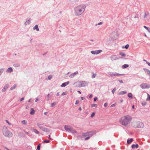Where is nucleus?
<instances>
[{"label":"nucleus","instance_id":"f257e3e1","mask_svg":"<svg viewBox=\"0 0 150 150\" xmlns=\"http://www.w3.org/2000/svg\"><path fill=\"white\" fill-rule=\"evenodd\" d=\"M86 6L84 4H81L74 8V14L76 16H79L84 11Z\"/></svg>","mask_w":150,"mask_h":150},{"label":"nucleus","instance_id":"f03ea898","mask_svg":"<svg viewBox=\"0 0 150 150\" xmlns=\"http://www.w3.org/2000/svg\"><path fill=\"white\" fill-rule=\"evenodd\" d=\"M132 119V117L131 116L127 115L121 118L120 120V122L122 125L126 126L130 122Z\"/></svg>","mask_w":150,"mask_h":150},{"label":"nucleus","instance_id":"7ed1b4c3","mask_svg":"<svg viewBox=\"0 0 150 150\" xmlns=\"http://www.w3.org/2000/svg\"><path fill=\"white\" fill-rule=\"evenodd\" d=\"M3 133L4 135L7 137H12V133L9 131L6 127L4 126L3 129Z\"/></svg>","mask_w":150,"mask_h":150},{"label":"nucleus","instance_id":"20e7f679","mask_svg":"<svg viewBox=\"0 0 150 150\" xmlns=\"http://www.w3.org/2000/svg\"><path fill=\"white\" fill-rule=\"evenodd\" d=\"M75 83L77 85V87H81L87 86L88 84V82L85 81H78Z\"/></svg>","mask_w":150,"mask_h":150},{"label":"nucleus","instance_id":"39448f33","mask_svg":"<svg viewBox=\"0 0 150 150\" xmlns=\"http://www.w3.org/2000/svg\"><path fill=\"white\" fill-rule=\"evenodd\" d=\"M64 128L66 131L68 132L73 134L77 133L76 131L71 126L69 125H65Z\"/></svg>","mask_w":150,"mask_h":150},{"label":"nucleus","instance_id":"423d86ee","mask_svg":"<svg viewBox=\"0 0 150 150\" xmlns=\"http://www.w3.org/2000/svg\"><path fill=\"white\" fill-rule=\"evenodd\" d=\"M133 127L135 128H143L144 125L142 122L137 121L134 122Z\"/></svg>","mask_w":150,"mask_h":150},{"label":"nucleus","instance_id":"0eeeda50","mask_svg":"<svg viewBox=\"0 0 150 150\" xmlns=\"http://www.w3.org/2000/svg\"><path fill=\"white\" fill-rule=\"evenodd\" d=\"M37 126L39 128L44 132H49L50 131L49 129L48 128H45L44 127V125L41 123H37Z\"/></svg>","mask_w":150,"mask_h":150},{"label":"nucleus","instance_id":"6e6552de","mask_svg":"<svg viewBox=\"0 0 150 150\" xmlns=\"http://www.w3.org/2000/svg\"><path fill=\"white\" fill-rule=\"evenodd\" d=\"M107 75L108 76L113 77L114 76H117L119 75H123V74H120L117 73L112 72H108L107 73Z\"/></svg>","mask_w":150,"mask_h":150},{"label":"nucleus","instance_id":"1a4fd4ad","mask_svg":"<svg viewBox=\"0 0 150 150\" xmlns=\"http://www.w3.org/2000/svg\"><path fill=\"white\" fill-rule=\"evenodd\" d=\"M94 134V133L93 132L89 131L86 133H83L82 134V135L84 137H88L89 136H92Z\"/></svg>","mask_w":150,"mask_h":150},{"label":"nucleus","instance_id":"9d476101","mask_svg":"<svg viewBox=\"0 0 150 150\" xmlns=\"http://www.w3.org/2000/svg\"><path fill=\"white\" fill-rule=\"evenodd\" d=\"M102 51V50H99L95 51L93 50L91 51V52L93 54H97L101 52Z\"/></svg>","mask_w":150,"mask_h":150},{"label":"nucleus","instance_id":"9b49d317","mask_svg":"<svg viewBox=\"0 0 150 150\" xmlns=\"http://www.w3.org/2000/svg\"><path fill=\"white\" fill-rule=\"evenodd\" d=\"M140 87L143 89L147 88H149L150 86H147V84L146 83H142L140 85Z\"/></svg>","mask_w":150,"mask_h":150},{"label":"nucleus","instance_id":"f8f14e48","mask_svg":"<svg viewBox=\"0 0 150 150\" xmlns=\"http://www.w3.org/2000/svg\"><path fill=\"white\" fill-rule=\"evenodd\" d=\"M120 58L118 57L116 55H111L110 56V59L112 61H114Z\"/></svg>","mask_w":150,"mask_h":150},{"label":"nucleus","instance_id":"ddd939ff","mask_svg":"<svg viewBox=\"0 0 150 150\" xmlns=\"http://www.w3.org/2000/svg\"><path fill=\"white\" fill-rule=\"evenodd\" d=\"M78 74V72L77 71H76L75 72L71 74L69 76V77L70 78H72L74 77V76L75 75H77V74Z\"/></svg>","mask_w":150,"mask_h":150},{"label":"nucleus","instance_id":"4468645a","mask_svg":"<svg viewBox=\"0 0 150 150\" xmlns=\"http://www.w3.org/2000/svg\"><path fill=\"white\" fill-rule=\"evenodd\" d=\"M9 86V85L8 84H6L3 88L2 90V91L3 92H4L8 88Z\"/></svg>","mask_w":150,"mask_h":150},{"label":"nucleus","instance_id":"2eb2a0df","mask_svg":"<svg viewBox=\"0 0 150 150\" xmlns=\"http://www.w3.org/2000/svg\"><path fill=\"white\" fill-rule=\"evenodd\" d=\"M69 83V81H67V82L64 83L61 85V86L62 87H64L68 84Z\"/></svg>","mask_w":150,"mask_h":150},{"label":"nucleus","instance_id":"dca6fc26","mask_svg":"<svg viewBox=\"0 0 150 150\" xmlns=\"http://www.w3.org/2000/svg\"><path fill=\"white\" fill-rule=\"evenodd\" d=\"M13 71V69L12 68L10 67L8 68V69L6 70V72L7 73H11Z\"/></svg>","mask_w":150,"mask_h":150},{"label":"nucleus","instance_id":"f3484780","mask_svg":"<svg viewBox=\"0 0 150 150\" xmlns=\"http://www.w3.org/2000/svg\"><path fill=\"white\" fill-rule=\"evenodd\" d=\"M31 20V18H29V20L28 21H26V22L25 23V25H29L30 24V21Z\"/></svg>","mask_w":150,"mask_h":150},{"label":"nucleus","instance_id":"a211bd4d","mask_svg":"<svg viewBox=\"0 0 150 150\" xmlns=\"http://www.w3.org/2000/svg\"><path fill=\"white\" fill-rule=\"evenodd\" d=\"M131 147L132 149L135 148H137L139 147V145L137 144H133L132 145Z\"/></svg>","mask_w":150,"mask_h":150},{"label":"nucleus","instance_id":"6ab92c4d","mask_svg":"<svg viewBox=\"0 0 150 150\" xmlns=\"http://www.w3.org/2000/svg\"><path fill=\"white\" fill-rule=\"evenodd\" d=\"M133 141V139L131 138L130 139H128L127 141V143L128 144H130Z\"/></svg>","mask_w":150,"mask_h":150},{"label":"nucleus","instance_id":"aec40b11","mask_svg":"<svg viewBox=\"0 0 150 150\" xmlns=\"http://www.w3.org/2000/svg\"><path fill=\"white\" fill-rule=\"evenodd\" d=\"M143 69L144 71H145L147 73V74H148L149 75H150V71L149 69H146L145 68H143Z\"/></svg>","mask_w":150,"mask_h":150},{"label":"nucleus","instance_id":"412c9836","mask_svg":"<svg viewBox=\"0 0 150 150\" xmlns=\"http://www.w3.org/2000/svg\"><path fill=\"white\" fill-rule=\"evenodd\" d=\"M35 111L34 110L33 108H32L31 109V111L30 112V114L31 115H33L35 114Z\"/></svg>","mask_w":150,"mask_h":150},{"label":"nucleus","instance_id":"4be33fe9","mask_svg":"<svg viewBox=\"0 0 150 150\" xmlns=\"http://www.w3.org/2000/svg\"><path fill=\"white\" fill-rule=\"evenodd\" d=\"M34 30H36L37 31H38L39 30V29L38 28V25H36L33 28Z\"/></svg>","mask_w":150,"mask_h":150},{"label":"nucleus","instance_id":"5701e85b","mask_svg":"<svg viewBox=\"0 0 150 150\" xmlns=\"http://www.w3.org/2000/svg\"><path fill=\"white\" fill-rule=\"evenodd\" d=\"M134 18H136L135 21L137 22H138L139 21V16L138 14H136L134 17Z\"/></svg>","mask_w":150,"mask_h":150},{"label":"nucleus","instance_id":"b1692460","mask_svg":"<svg viewBox=\"0 0 150 150\" xmlns=\"http://www.w3.org/2000/svg\"><path fill=\"white\" fill-rule=\"evenodd\" d=\"M149 15V13L147 12H145L144 13V18H147V16Z\"/></svg>","mask_w":150,"mask_h":150},{"label":"nucleus","instance_id":"393cba45","mask_svg":"<svg viewBox=\"0 0 150 150\" xmlns=\"http://www.w3.org/2000/svg\"><path fill=\"white\" fill-rule=\"evenodd\" d=\"M127 92L126 91H120L119 93V95H124L126 94Z\"/></svg>","mask_w":150,"mask_h":150},{"label":"nucleus","instance_id":"a878e982","mask_svg":"<svg viewBox=\"0 0 150 150\" xmlns=\"http://www.w3.org/2000/svg\"><path fill=\"white\" fill-rule=\"evenodd\" d=\"M119 54L121 55V56L122 57H125L126 56L124 52H120Z\"/></svg>","mask_w":150,"mask_h":150},{"label":"nucleus","instance_id":"bb28decb","mask_svg":"<svg viewBox=\"0 0 150 150\" xmlns=\"http://www.w3.org/2000/svg\"><path fill=\"white\" fill-rule=\"evenodd\" d=\"M32 131L34 132L35 133L37 134H39V132L37 130L33 129H32Z\"/></svg>","mask_w":150,"mask_h":150},{"label":"nucleus","instance_id":"cd10ccee","mask_svg":"<svg viewBox=\"0 0 150 150\" xmlns=\"http://www.w3.org/2000/svg\"><path fill=\"white\" fill-rule=\"evenodd\" d=\"M5 70V69L4 68H1L0 69V76L2 74L3 72Z\"/></svg>","mask_w":150,"mask_h":150},{"label":"nucleus","instance_id":"c85d7f7f","mask_svg":"<svg viewBox=\"0 0 150 150\" xmlns=\"http://www.w3.org/2000/svg\"><path fill=\"white\" fill-rule=\"evenodd\" d=\"M128 96L131 99L132 98V95L131 93H128Z\"/></svg>","mask_w":150,"mask_h":150},{"label":"nucleus","instance_id":"c756f323","mask_svg":"<svg viewBox=\"0 0 150 150\" xmlns=\"http://www.w3.org/2000/svg\"><path fill=\"white\" fill-rule=\"evenodd\" d=\"M129 67V65L128 64H125L124 65H123L122 66V68L123 69H125V68L128 67Z\"/></svg>","mask_w":150,"mask_h":150},{"label":"nucleus","instance_id":"7c9ffc66","mask_svg":"<svg viewBox=\"0 0 150 150\" xmlns=\"http://www.w3.org/2000/svg\"><path fill=\"white\" fill-rule=\"evenodd\" d=\"M16 84H14L13 86H12V87H11V88H10V90H13V89H15V88H16Z\"/></svg>","mask_w":150,"mask_h":150},{"label":"nucleus","instance_id":"2f4dec72","mask_svg":"<svg viewBox=\"0 0 150 150\" xmlns=\"http://www.w3.org/2000/svg\"><path fill=\"white\" fill-rule=\"evenodd\" d=\"M20 64H13V66L15 67H19Z\"/></svg>","mask_w":150,"mask_h":150},{"label":"nucleus","instance_id":"473e14b6","mask_svg":"<svg viewBox=\"0 0 150 150\" xmlns=\"http://www.w3.org/2000/svg\"><path fill=\"white\" fill-rule=\"evenodd\" d=\"M50 94H48L47 96V98H46V100L47 101H49L50 100Z\"/></svg>","mask_w":150,"mask_h":150},{"label":"nucleus","instance_id":"72a5a7b5","mask_svg":"<svg viewBox=\"0 0 150 150\" xmlns=\"http://www.w3.org/2000/svg\"><path fill=\"white\" fill-rule=\"evenodd\" d=\"M147 98L146 99L147 101H149L150 100V96L148 93H147Z\"/></svg>","mask_w":150,"mask_h":150},{"label":"nucleus","instance_id":"f704fd0d","mask_svg":"<svg viewBox=\"0 0 150 150\" xmlns=\"http://www.w3.org/2000/svg\"><path fill=\"white\" fill-rule=\"evenodd\" d=\"M144 27L147 30H148V32H149V30H150V28H149L147 27H146L145 26H144Z\"/></svg>","mask_w":150,"mask_h":150},{"label":"nucleus","instance_id":"c9c22d12","mask_svg":"<svg viewBox=\"0 0 150 150\" xmlns=\"http://www.w3.org/2000/svg\"><path fill=\"white\" fill-rule=\"evenodd\" d=\"M41 144H39L38 145L37 147V150H40V146Z\"/></svg>","mask_w":150,"mask_h":150},{"label":"nucleus","instance_id":"e433bc0d","mask_svg":"<svg viewBox=\"0 0 150 150\" xmlns=\"http://www.w3.org/2000/svg\"><path fill=\"white\" fill-rule=\"evenodd\" d=\"M50 142V141L48 140H46L44 141L43 142H44V143H48Z\"/></svg>","mask_w":150,"mask_h":150},{"label":"nucleus","instance_id":"4c0bfd02","mask_svg":"<svg viewBox=\"0 0 150 150\" xmlns=\"http://www.w3.org/2000/svg\"><path fill=\"white\" fill-rule=\"evenodd\" d=\"M97 105L96 104H93L91 105V107H97Z\"/></svg>","mask_w":150,"mask_h":150},{"label":"nucleus","instance_id":"58836bf2","mask_svg":"<svg viewBox=\"0 0 150 150\" xmlns=\"http://www.w3.org/2000/svg\"><path fill=\"white\" fill-rule=\"evenodd\" d=\"M22 123L23 124L26 125L27 123V122L26 121L23 120L22 121Z\"/></svg>","mask_w":150,"mask_h":150},{"label":"nucleus","instance_id":"ea45409f","mask_svg":"<svg viewBox=\"0 0 150 150\" xmlns=\"http://www.w3.org/2000/svg\"><path fill=\"white\" fill-rule=\"evenodd\" d=\"M142 105L143 106H145L146 105V102L145 101L143 102L142 103Z\"/></svg>","mask_w":150,"mask_h":150},{"label":"nucleus","instance_id":"a19ab883","mask_svg":"<svg viewBox=\"0 0 150 150\" xmlns=\"http://www.w3.org/2000/svg\"><path fill=\"white\" fill-rule=\"evenodd\" d=\"M116 90V88H115L112 91V93L114 94V93L115 92V91Z\"/></svg>","mask_w":150,"mask_h":150},{"label":"nucleus","instance_id":"79ce46f5","mask_svg":"<svg viewBox=\"0 0 150 150\" xmlns=\"http://www.w3.org/2000/svg\"><path fill=\"white\" fill-rule=\"evenodd\" d=\"M52 75H49L48 77V79L49 80H50L52 78Z\"/></svg>","mask_w":150,"mask_h":150},{"label":"nucleus","instance_id":"37998d69","mask_svg":"<svg viewBox=\"0 0 150 150\" xmlns=\"http://www.w3.org/2000/svg\"><path fill=\"white\" fill-rule=\"evenodd\" d=\"M96 74H93L92 76H91V78H94L96 76Z\"/></svg>","mask_w":150,"mask_h":150},{"label":"nucleus","instance_id":"c03bdc74","mask_svg":"<svg viewBox=\"0 0 150 150\" xmlns=\"http://www.w3.org/2000/svg\"><path fill=\"white\" fill-rule=\"evenodd\" d=\"M95 115V112H93L92 114H91V117H93Z\"/></svg>","mask_w":150,"mask_h":150},{"label":"nucleus","instance_id":"a18cd8bd","mask_svg":"<svg viewBox=\"0 0 150 150\" xmlns=\"http://www.w3.org/2000/svg\"><path fill=\"white\" fill-rule=\"evenodd\" d=\"M129 45L128 44H127L126 45H125L124 48L126 49H127L129 48Z\"/></svg>","mask_w":150,"mask_h":150},{"label":"nucleus","instance_id":"49530a36","mask_svg":"<svg viewBox=\"0 0 150 150\" xmlns=\"http://www.w3.org/2000/svg\"><path fill=\"white\" fill-rule=\"evenodd\" d=\"M91 136H89L85 138V140H86L90 138V137H91Z\"/></svg>","mask_w":150,"mask_h":150},{"label":"nucleus","instance_id":"de8ad7c7","mask_svg":"<svg viewBox=\"0 0 150 150\" xmlns=\"http://www.w3.org/2000/svg\"><path fill=\"white\" fill-rule=\"evenodd\" d=\"M55 103H51V107H52L54 106L55 105Z\"/></svg>","mask_w":150,"mask_h":150},{"label":"nucleus","instance_id":"09e8293b","mask_svg":"<svg viewBox=\"0 0 150 150\" xmlns=\"http://www.w3.org/2000/svg\"><path fill=\"white\" fill-rule=\"evenodd\" d=\"M116 33V32H113V33H112L111 34V37H112V36L113 35H115Z\"/></svg>","mask_w":150,"mask_h":150},{"label":"nucleus","instance_id":"8fccbe9b","mask_svg":"<svg viewBox=\"0 0 150 150\" xmlns=\"http://www.w3.org/2000/svg\"><path fill=\"white\" fill-rule=\"evenodd\" d=\"M24 97H23V98H21L20 99V102L23 101V100H24Z\"/></svg>","mask_w":150,"mask_h":150},{"label":"nucleus","instance_id":"3c124183","mask_svg":"<svg viewBox=\"0 0 150 150\" xmlns=\"http://www.w3.org/2000/svg\"><path fill=\"white\" fill-rule=\"evenodd\" d=\"M102 24H103L102 22H100L98 24V25H102ZM97 25V24H96V25Z\"/></svg>","mask_w":150,"mask_h":150},{"label":"nucleus","instance_id":"603ef678","mask_svg":"<svg viewBox=\"0 0 150 150\" xmlns=\"http://www.w3.org/2000/svg\"><path fill=\"white\" fill-rule=\"evenodd\" d=\"M79 103V101L78 100H76V103H75V104L76 105H77V104H78Z\"/></svg>","mask_w":150,"mask_h":150},{"label":"nucleus","instance_id":"864d4df0","mask_svg":"<svg viewBox=\"0 0 150 150\" xmlns=\"http://www.w3.org/2000/svg\"><path fill=\"white\" fill-rule=\"evenodd\" d=\"M98 99V98L97 97H95L94 98V101H96L97 99Z\"/></svg>","mask_w":150,"mask_h":150},{"label":"nucleus","instance_id":"5fc2aeb1","mask_svg":"<svg viewBox=\"0 0 150 150\" xmlns=\"http://www.w3.org/2000/svg\"><path fill=\"white\" fill-rule=\"evenodd\" d=\"M66 95V93L65 92H64L62 93V95L64 96Z\"/></svg>","mask_w":150,"mask_h":150},{"label":"nucleus","instance_id":"6e6d98bb","mask_svg":"<svg viewBox=\"0 0 150 150\" xmlns=\"http://www.w3.org/2000/svg\"><path fill=\"white\" fill-rule=\"evenodd\" d=\"M108 105V103H105L104 104V106H105V107H106V106H107Z\"/></svg>","mask_w":150,"mask_h":150},{"label":"nucleus","instance_id":"4d7b16f0","mask_svg":"<svg viewBox=\"0 0 150 150\" xmlns=\"http://www.w3.org/2000/svg\"><path fill=\"white\" fill-rule=\"evenodd\" d=\"M118 81L121 83H123V81L122 80H118Z\"/></svg>","mask_w":150,"mask_h":150},{"label":"nucleus","instance_id":"13d9d810","mask_svg":"<svg viewBox=\"0 0 150 150\" xmlns=\"http://www.w3.org/2000/svg\"><path fill=\"white\" fill-rule=\"evenodd\" d=\"M146 64H147L149 66H150V63H149L148 62H146Z\"/></svg>","mask_w":150,"mask_h":150},{"label":"nucleus","instance_id":"bf43d9fd","mask_svg":"<svg viewBox=\"0 0 150 150\" xmlns=\"http://www.w3.org/2000/svg\"><path fill=\"white\" fill-rule=\"evenodd\" d=\"M123 99H121L120 100V102L121 103H122L123 102Z\"/></svg>","mask_w":150,"mask_h":150},{"label":"nucleus","instance_id":"052dcab7","mask_svg":"<svg viewBox=\"0 0 150 150\" xmlns=\"http://www.w3.org/2000/svg\"><path fill=\"white\" fill-rule=\"evenodd\" d=\"M92 94H91L90 95V96H89V98H92Z\"/></svg>","mask_w":150,"mask_h":150},{"label":"nucleus","instance_id":"680f3d73","mask_svg":"<svg viewBox=\"0 0 150 150\" xmlns=\"http://www.w3.org/2000/svg\"><path fill=\"white\" fill-rule=\"evenodd\" d=\"M48 138H49V139H52H52H51V138L50 137V135H49L48 137Z\"/></svg>","mask_w":150,"mask_h":150},{"label":"nucleus","instance_id":"e2e57ef3","mask_svg":"<svg viewBox=\"0 0 150 150\" xmlns=\"http://www.w3.org/2000/svg\"><path fill=\"white\" fill-rule=\"evenodd\" d=\"M81 100H84L85 99V98L84 97H81Z\"/></svg>","mask_w":150,"mask_h":150},{"label":"nucleus","instance_id":"0e129e2a","mask_svg":"<svg viewBox=\"0 0 150 150\" xmlns=\"http://www.w3.org/2000/svg\"><path fill=\"white\" fill-rule=\"evenodd\" d=\"M38 100H39L38 99V98H37L36 99V100H35V101L36 102H38Z\"/></svg>","mask_w":150,"mask_h":150},{"label":"nucleus","instance_id":"69168bd1","mask_svg":"<svg viewBox=\"0 0 150 150\" xmlns=\"http://www.w3.org/2000/svg\"><path fill=\"white\" fill-rule=\"evenodd\" d=\"M59 92H58V93H57V94H56V95H57V96H58L59 95Z\"/></svg>","mask_w":150,"mask_h":150},{"label":"nucleus","instance_id":"338daca9","mask_svg":"<svg viewBox=\"0 0 150 150\" xmlns=\"http://www.w3.org/2000/svg\"><path fill=\"white\" fill-rule=\"evenodd\" d=\"M81 107H79V110H81Z\"/></svg>","mask_w":150,"mask_h":150},{"label":"nucleus","instance_id":"774afa93","mask_svg":"<svg viewBox=\"0 0 150 150\" xmlns=\"http://www.w3.org/2000/svg\"><path fill=\"white\" fill-rule=\"evenodd\" d=\"M115 104H112L111 105V107H112L114 106H115Z\"/></svg>","mask_w":150,"mask_h":150}]
</instances>
